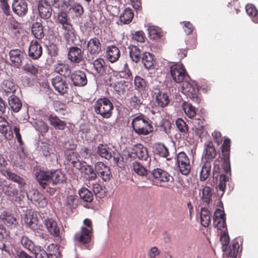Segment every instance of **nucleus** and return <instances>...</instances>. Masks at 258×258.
Returning a JSON list of instances; mask_svg holds the SVG:
<instances>
[{
	"instance_id": "nucleus-9",
	"label": "nucleus",
	"mask_w": 258,
	"mask_h": 258,
	"mask_svg": "<svg viewBox=\"0 0 258 258\" xmlns=\"http://www.w3.org/2000/svg\"><path fill=\"white\" fill-rule=\"evenodd\" d=\"M51 84L55 90L61 95L68 93L69 90V84L61 76H56L51 80Z\"/></svg>"
},
{
	"instance_id": "nucleus-42",
	"label": "nucleus",
	"mask_w": 258,
	"mask_h": 258,
	"mask_svg": "<svg viewBox=\"0 0 258 258\" xmlns=\"http://www.w3.org/2000/svg\"><path fill=\"white\" fill-rule=\"evenodd\" d=\"M0 218L8 226L16 225L17 223L16 218L12 214L6 212H4L1 214Z\"/></svg>"
},
{
	"instance_id": "nucleus-35",
	"label": "nucleus",
	"mask_w": 258,
	"mask_h": 258,
	"mask_svg": "<svg viewBox=\"0 0 258 258\" xmlns=\"http://www.w3.org/2000/svg\"><path fill=\"white\" fill-rule=\"evenodd\" d=\"M62 29L64 30L63 35L67 42H74V39H76V31L73 27V25L70 23L64 26H62Z\"/></svg>"
},
{
	"instance_id": "nucleus-41",
	"label": "nucleus",
	"mask_w": 258,
	"mask_h": 258,
	"mask_svg": "<svg viewBox=\"0 0 258 258\" xmlns=\"http://www.w3.org/2000/svg\"><path fill=\"white\" fill-rule=\"evenodd\" d=\"M79 155L78 154L75 152H71L68 155L67 159L70 162V163L75 167L80 168L81 167L82 162L79 160Z\"/></svg>"
},
{
	"instance_id": "nucleus-28",
	"label": "nucleus",
	"mask_w": 258,
	"mask_h": 258,
	"mask_svg": "<svg viewBox=\"0 0 258 258\" xmlns=\"http://www.w3.org/2000/svg\"><path fill=\"white\" fill-rule=\"evenodd\" d=\"M1 88L2 90L5 92L7 95H14L15 92L19 89L18 85L10 80H4L2 85Z\"/></svg>"
},
{
	"instance_id": "nucleus-44",
	"label": "nucleus",
	"mask_w": 258,
	"mask_h": 258,
	"mask_svg": "<svg viewBox=\"0 0 258 258\" xmlns=\"http://www.w3.org/2000/svg\"><path fill=\"white\" fill-rule=\"evenodd\" d=\"M182 107L185 114L188 118H194L196 115V110L191 103L184 101L182 103Z\"/></svg>"
},
{
	"instance_id": "nucleus-20",
	"label": "nucleus",
	"mask_w": 258,
	"mask_h": 258,
	"mask_svg": "<svg viewBox=\"0 0 258 258\" xmlns=\"http://www.w3.org/2000/svg\"><path fill=\"white\" fill-rule=\"evenodd\" d=\"M1 173L3 175L7 177L9 180L18 183L20 188L23 187L26 185V182L22 177L13 172L9 169H3Z\"/></svg>"
},
{
	"instance_id": "nucleus-12",
	"label": "nucleus",
	"mask_w": 258,
	"mask_h": 258,
	"mask_svg": "<svg viewBox=\"0 0 258 258\" xmlns=\"http://www.w3.org/2000/svg\"><path fill=\"white\" fill-rule=\"evenodd\" d=\"M125 102L131 111L139 110L143 104V99L141 95L135 94L127 98Z\"/></svg>"
},
{
	"instance_id": "nucleus-54",
	"label": "nucleus",
	"mask_w": 258,
	"mask_h": 258,
	"mask_svg": "<svg viewBox=\"0 0 258 258\" xmlns=\"http://www.w3.org/2000/svg\"><path fill=\"white\" fill-rule=\"evenodd\" d=\"M155 150L156 154L162 157L167 158L169 154L167 148L163 144H156Z\"/></svg>"
},
{
	"instance_id": "nucleus-27",
	"label": "nucleus",
	"mask_w": 258,
	"mask_h": 258,
	"mask_svg": "<svg viewBox=\"0 0 258 258\" xmlns=\"http://www.w3.org/2000/svg\"><path fill=\"white\" fill-rule=\"evenodd\" d=\"M205 157L206 161L211 162L217 156V151L213 142L209 141L205 145Z\"/></svg>"
},
{
	"instance_id": "nucleus-30",
	"label": "nucleus",
	"mask_w": 258,
	"mask_h": 258,
	"mask_svg": "<svg viewBox=\"0 0 258 258\" xmlns=\"http://www.w3.org/2000/svg\"><path fill=\"white\" fill-rule=\"evenodd\" d=\"M9 55L13 65L19 67L23 58V52L19 49H13L10 51Z\"/></svg>"
},
{
	"instance_id": "nucleus-24",
	"label": "nucleus",
	"mask_w": 258,
	"mask_h": 258,
	"mask_svg": "<svg viewBox=\"0 0 258 258\" xmlns=\"http://www.w3.org/2000/svg\"><path fill=\"white\" fill-rule=\"evenodd\" d=\"M87 49L91 55H98L101 50V44L99 40L96 37L90 39L87 43Z\"/></svg>"
},
{
	"instance_id": "nucleus-4",
	"label": "nucleus",
	"mask_w": 258,
	"mask_h": 258,
	"mask_svg": "<svg viewBox=\"0 0 258 258\" xmlns=\"http://www.w3.org/2000/svg\"><path fill=\"white\" fill-rule=\"evenodd\" d=\"M220 234V239L222 244V248L224 252V254L228 258H235L237 256L239 248V244L238 241H233L231 245H230L229 247H228L230 240L227 231L222 230Z\"/></svg>"
},
{
	"instance_id": "nucleus-6",
	"label": "nucleus",
	"mask_w": 258,
	"mask_h": 258,
	"mask_svg": "<svg viewBox=\"0 0 258 258\" xmlns=\"http://www.w3.org/2000/svg\"><path fill=\"white\" fill-rule=\"evenodd\" d=\"M94 111L103 118H108L112 114L114 106L110 100L106 97L98 99L94 106Z\"/></svg>"
},
{
	"instance_id": "nucleus-47",
	"label": "nucleus",
	"mask_w": 258,
	"mask_h": 258,
	"mask_svg": "<svg viewBox=\"0 0 258 258\" xmlns=\"http://www.w3.org/2000/svg\"><path fill=\"white\" fill-rule=\"evenodd\" d=\"M134 17V12L130 8H126L120 16V20L123 24H129Z\"/></svg>"
},
{
	"instance_id": "nucleus-17",
	"label": "nucleus",
	"mask_w": 258,
	"mask_h": 258,
	"mask_svg": "<svg viewBox=\"0 0 258 258\" xmlns=\"http://www.w3.org/2000/svg\"><path fill=\"white\" fill-rule=\"evenodd\" d=\"M23 220L33 230L40 228V225H38V219L36 212L29 210L25 214Z\"/></svg>"
},
{
	"instance_id": "nucleus-58",
	"label": "nucleus",
	"mask_w": 258,
	"mask_h": 258,
	"mask_svg": "<svg viewBox=\"0 0 258 258\" xmlns=\"http://www.w3.org/2000/svg\"><path fill=\"white\" fill-rule=\"evenodd\" d=\"M133 168L134 171L139 175L145 176L147 173V170L145 167L138 161L133 163Z\"/></svg>"
},
{
	"instance_id": "nucleus-22",
	"label": "nucleus",
	"mask_w": 258,
	"mask_h": 258,
	"mask_svg": "<svg viewBox=\"0 0 258 258\" xmlns=\"http://www.w3.org/2000/svg\"><path fill=\"white\" fill-rule=\"evenodd\" d=\"M79 170L83 176L88 180H94L96 178V174L93 168L86 163L81 164L80 168H77Z\"/></svg>"
},
{
	"instance_id": "nucleus-57",
	"label": "nucleus",
	"mask_w": 258,
	"mask_h": 258,
	"mask_svg": "<svg viewBox=\"0 0 258 258\" xmlns=\"http://www.w3.org/2000/svg\"><path fill=\"white\" fill-rule=\"evenodd\" d=\"M21 243L22 245L26 248L32 252L34 248L37 247L35 246L33 241L30 240L28 237L23 236L21 239Z\"/></svg>"
},
{
	"instance_id": "nucleus-51",
	"label": "nucleus",
	"mask_w": 258,
	"mask_h": 258,
	"mask_svg": "<svg viewBox=\"0 0 258 258\" xmlns=\"http://www.w3.org/2000/svg\"><path fill=\"white\" fill-rule=\"evenodd\" d=\"M72 2L71 0H50L53 7L61 11H67V7Z\"/></svg>"
},
{
	"instance_id": "nucleus-7",
	"label": "nucleus",
	"mask_w": 258,
	"mask_h": 258,
	"mask_svg": "<svg viewBox=\"0 0 258 258\" xmlns=\"http://www.w3.org/2000/svg\"><path fill=\"white\" fill-rule=\"evenodd\" d=\"M176 164L177 165L179 171L183 175H187L191 170L189 159L184 152L178 153L176 158Z\"/></svg>"
},
{
	"instance_id": "nucleus-49",
	"label": "nucleus",
	"mask_w": 258,
	"mask_h": 258,
	"mask_svg": "<svg viewBox=\"0 0 258 258\" xmlns=\"http://www.w3.org/2000/svg\"><path fill=\"white\" fill-rule=\"evenodd\" d=\"M32 32L35 37L38 39H41L44 36L43 26L41 23H34L32 27Z\"/></svg>"
},
{
	"instance_id": "nucleus-53",
	"label": "nucleus",
	"mask_w": 258,
	"mask_h": 258,
	"mask_svg": "<svg viewBox=\"0 0 258 258\" xmlns=\"http://www.w3.org/2000/svg\"><path fill=\"white\" fill-rule=\"evenodd\" d=\"M245 10L248 15L252 19V21L254 23H258V11L255 7L252 4H247L245 7Z\"/></svg>"
},
{
	"instance_id": "nucleus-23",
	"label": "nucleus",
	"mask_w": 258,
	"mask_h": 258,
	"mask_svg": "<svg viewBox=\"0 0 258 258\" xmlns=\"http://www.w3.org/2000/svg\"><path fill=\"white\" fill-rule=\"evenodd\" d=\"M12 126L5 118L0 116V132L4 135L6 139L11 140L13 138V133Z\"/></svg>"
},
{
	"instance_id": "nucleus-19",
	"label": "nucleus",
	"mask_w": 258,
	"mask_h": 258,
	"mask_svg": "<svg viewBox=\"0 0 258 258\" xmlns=\"http://www.w3.org/2000/svg\"><path fill=\"white\" fill-rule=\"evenodd\" d=\"M120 56V51L118 47L114 45L107 46L106 49V57L111 63L116 62Z\"/></svg>"
},
{
	"instance_id": "nucleus-38",
	"label": "nucleus",
	"mask_w": 258,
	"mask_h": 258,
	"mask_svg": "<svg viewBox=\"0 0 258 258\" xmlns=\"http://www.w3.org/2000/svg\"><path fill=\"white\" fill-rule=\"evenodd\" d=\"M51 183L52 184H57L64 182L66 180L64 174L60 170L51 171Z\"/></svg>"
},
{
	"instance_id": "nucleus-40",
	"label": "nucleus",
	"mask_w": 258,
	"mask_h": 258,
	"mask_svg": "<svg viewBox=\"0 0 258 258\" xmlns=\"http://www.w3.org/2000/svg\"><path fill=\"white\" fill-rule=\"evenodd\" d=\"M135 89L139 92L146 91L147 89V83L145 80L139 76H136L134 80Z\"/></svg>"
},
{
	"instance_id": "nucleus-11",
	"label": "nucleus",
	"mask_w": 258,
	"mask_h": 258,
	"mask_svg": "<svg viewBox=\"0 0 258 258\" xmlns=\"http://www.w3.org/2000/svg\"><path fill=\"white\" fill-rule=\"evenodd\" d=\"M131 157H136L140 160L148 161L149 158L148 151L146 147L141 144L135 145L130 154Z\"/></svg>"
},
{
	"instance_id": "nucleus-56",
	"label": "nucleus",
	"mask_w": 258,
	"mask_h": 258,
	"mask_svg": "<svg viewBox=\"0 0 258 258\" xmlns=\"http://www.w3.org/2000/svg\"><path fill=\"white\" fill-rule=\"evenodd\" d=\"M35 258H50L51 254L47 253L40 246H37L32 252Z\"/></svg>"
},
{
	"instance_id": "nucleus-39",
	"label": "nucleus",
	"mask_w": 258,
	"mask_h": 258,
	"mask_svg": "<svg viewBox=\"0 0 258 258\" xmlns=\"http://www.w3.org/2000/svg\"><path fill=\"white\" fill-rule=\"evenodd\" d=\"M211 174V162H205L202 167L200 171V179L201 181H204L207 180Z\"/></svg>"
},
{
	"instance_id": "nucleus-55",
	"label": "nucleus",
	"mask_w": 258,
	"mask_h": 258,
	"mask_svg": "<svg viewBox=\"0 0 258 258\" xmlns=\"http://www.w3.org/2000/svg\"><path fill=\"white\" fill-rule=\"evenodd\" d=\"M175 124L181 135L184 136L187 134L188 132V125L182 118H177L175 121Z\"/></svg>"
},
{
	"instance_id": "nucleus-33",
	"label": "nucleus",
	"mask_w": 258,
	"mask_h": 258,
	"mask_svg": "<svg viewBox=\"0 0 258 258\" xmlns=\"http://www.w3.org/2000/svg\"><path fill=\"white\" fill-rule=\"evenodd\" d=\"M97 153L101 158L109 160L112 157L111 149L107 145L100 144L97 147Z\"/></svg>"
},
{
	"instance_id": "nucleus-63",
	"label": "nucleus",
	"mask_w": 258,
	"mask_h": 258,
	"mask_svg": "<svg viewBox=\"0 0 258 258\" xmlns=\"http://www.w3.org/2000/svg\"><path fill=\"white\" fill-rule=\"evenodd\" d=\"M212 137L213 140V142L215 143L217 146L220 145V144L222 142L223 140L224 141L225 139H227V138H226L223 140L222 135L219 131H215L213 132L212 134ZM229 139L230 140L229 138Z\"/></svg>"
},
{
	"instance_id": "nucleus-46",
	"label": "nucleus",
	"mask_w": 258,
	"mask_h": 258,
	"mask_svg": "<svg viewBox=\"0 0 258 258\" xmlns=\"http://www.w3.org/2000/svg\"><path fill=\"white\" fill-rule=\"evenodd\" d=\"M128 48L130 56L132 60L136 63L138 62L141 58V51L139 48L135 45H131Z\"/></svg>"
},
{
	"instance_id": "nucleus-50",
	"label": "nucleus",
	"mask_w": 258,
	"mask_h": 258,
	"mask_svg": "<svg viewBox=\"0 0 258 258\" xmlns=\"http://www.w3.org/2000/svg\"><path fill=\"white\" fill-rule=\"evenodd\" d=\"M211 222L210 212L208 209L203 208L201 210V223L204 227L209 226Z\"/></svg>"
},
{
	"instance_id": "nucleus-61",
	"label": "nucleus",
	"mask_w": 258,
	"mask_h": 258,
	"mask_svg": "<svg viewBox=\"0 0 258 258\" xmlns=\"http://www.w3.org/2000/svg\"><path fill=\"white\" fill-rule=\"evenodd\" d=\"M65 11H62L59 12L57 15V20L62 26L70 24V23L68 22L69 17L68 14Z\"/></svg>"
},
{
	"instance_id": "nucleus-8",
	"label": "nucleus",
	"mask_w": 258,
	"mask_h": 258,
	"mask_svg": "<svg viewBox=\"0 0 258 258\" xmlns=\"http://www.w3.org/2000/svg\"><path fill=\"white\" fill-rule=\"evenodd\" d=\"M37 9L40 17L43 19H49L52 12L51 5L47 0H38L37 2Z\"/></svg>"
},
{
	"instance_id": "nucleus-59",
	"label": "nucleus",
	"mask_w": 258,
	"mask_h": 258,
	"mask_svg": "<svg viewBox=\"0 0 258 258\" xmlns=\"http://www.w3.org/2000/svg\"><path fill=\"white\" fill-rule=\"evenodd\" d=\"M0 7L3 13L7 17H12V13L10 6L8 4V0H0Z\"/></svg>"
},
{
	"instance_id": "nucleus-25",
	"label": "nucleus",
	"mask_w": 258,
	"mask_h": 258,
	"mask_svg": "<svg viewBox=\"0 0 258 258\" xmlns=\"http://www.w3.org/2000/svg\"><path fill=\"white\" fill-rule=\"evenodd\" d=\"M32 203L39 208H43L47 206V201L45 196L41 192L35 191L31 197Z\"/></svg>"
},
{
	"instance_id": "nucleus-64",
	"label": "nucleus",
	"mask_w": 258,
	"mask_h": 258,
	"mask_svg": "<svg viewBox=\"0 0 258 258\" xmlns=\"http://www.w3.org/2000/svg\"><path fill=\"white\" fill-rule=\"evenodd\" d=\"M222 218L220 219H214L213 223L215 227L218 230L222 232V230L227 231L226 221H222Z\"/></svg>"
},
{
	"instance_id": "nucleus-45",
	"label": "nucleus",
	"mask_w": 258,
	"mask_h": 258,
	"mask_svg": "<svg viewBox=\"0 0 258 258\" xmlns=\"http://www.w3.org/2000/svg\"><path fill=\"white\" fill-rule=\"evenodd\" d=\"M212 188L208 186H205L202 190L201 199L203 203L209 205L212 201Z\"/></svg>"
},
{
	"instance_id": "nucleus-36",
	"label": "nucleus",
	"mask_w": 258,
	"mask_h": 258,
	"mask_svg": "<svg viewBox=\"0 0 258 258\" xmlns=\"http://www.w3.org/2000/svg\"><path fill=\"white\" fill-rule=\"evenodd\" d=\"M148 31L150 39L153 40L160 39L163 35L161 29L154 25H148Z\"/></svg>"
},
{
	"instance_id": "nucleus-13",
	"label": "nucleus",
	"mask_w": 258,
	"mask_h": 258,
	"mask_svg": "<svg viewBox=\"0 0 258 258\" xmlns=\"http://www.w3.org/2000/svg\"><path fill=\"white\" fill-rule=\"evenodd\" d=\"M73 84L75 86L83 87L87 84L86 75L83 71L77 70L74 71L70 77Z\"/></svg>"
},
{
	"instance_id": "nucleus-16",
	"label": "nucleus",
	"mask_w": 258,
	"mask_h": 258,
	"mask_svg": "<svg viewBox=\"0 0 258 258\" xmlns=\"http://www.w3.org/2000/svg\"><path fill=\"white\" fill-rule=\"evenodd\" d=\"M42 54V47L41 44L36 40L31 41L28 50V55L32 59L39 58Z\"/></svg>"
},
{
	"instance_id": "nucleus-2",
	"label": "nucleus",
	"mask_w": 258,
	"mask_h": 258,
	"mask_svg": "<svg viewBox=\"0 0 258 258\" xmlns=\"http://www.w3.org/2000/svg\"><path fill=\"white\" fill-rule=\"evenodd\" d=\"M231 147V140L225 139L221 146V152L223 162L222 164V173L220 175V182L218 187L223 195L226 186V182L229 179V176L231 175V167L230 162V154Z\"/></svg>"
},
{
	"instance_id": "nucleus-52",
	"label": "nucleus",
	"mask_w": 258,
	"mask_h": 258,
	"mask_svg": "<svg viewBox=\"0 0 258 258\" xmlns=\"http://www.w3.org/2000/svg\"><path fill=\"white\" fill-rule=\"evenodd\" d=\"M80 197L84 202L90 203L93 200L92 193L87 188L82 187L79 191Z\"/></svg>"
},
{
	"instance_id": "nucleus-15",
	"label": "nucleus",
	"mask_w": 258,
	"mask_h": 258,
	"mask_svg": "<svg viewBox=\"0 0 258 258\" xmlns=\"http://www.w3.org/2000/svg\"><path fill=\"white\" fill-rule=\"evenodd\" d=\"M68 57L72 63H79L83 59V52L78 47H71L68 51Z\"/></svg>"
},
{
	"instance_id": "nucleus-60",
	"label": "nucleus",
	"mask_w": 258,
	"mask_h": 258,
	"mask_svg": "<svg viewBox=\"0 0 258 258\" xmlns=\"http://www.w3.org/2000/svg\"><path fill=\"white\" fill-rule=\"evenodd\" d=\"M93 190L95 195L100 198L104 195V187L99 182H95L93 184Z\"/></svg>"
},
{
	"instance_id": "nucleus-26",
	"label": "nucleus",
	"mask_w": 258,
	"mask_h": 258,
	"mask_svg": "<svg viewBox=\"0 0 258 258\" xmlns=\"http://www.w3.org/2000/svg\"><path fill=\"white\" fill-rule=\"evenodd\" d=\"M50 124L56 130H63L67 126V122L60 119L54 113H51L48 117Z\"/></svg>"
},
{
	"instance_id": "nucleus-43",
	"label": "nucleus",
	"mask_w": 258,
	"mask_h": 258,
	"mask_svg": "<svg viewBox=\"0 0 258 258\" xmlns=\"http://www.w3.org/2000/svg\"><path fill=\"white\" fill-rule=\"evenodd\" d=\"M156 101L158 105L161 107L166 106L170 102L168 95L160 91H159V92L156 96Z\"/></svg>"
},
{
	"instance_id": "nucleus-18",
	"label": "nucleus",
	"mask_w": 258,
	"mask_h": 258,
	"mask_svg": "<svg viewBox=\"0 0 258 258\" xmlns=\"http://www.w3.org/2000/svg\"><path fill=\"white\" fill-rule=\"evenodd\" d=\"M13 12L19 16H23L28 12V5L25 0H14L12 3Z\"/></svg>"
},
{
	"instance_id": "nucleus-48",
	"label": "nucleus",
	"mask_w": 258,
	"mask_h": 258,
	"mask_svg": "<svg viewBox=\"0 0 258 258\" xmlns=\"http://www.w3.org/2000/svg\"><path fill=\"white\" fill-rule=\"evenodd\" d=\"M93 67L96 72L102 75L105 72V63L102 58H97L93 62Z\"/></svg>"
},
{
	"instance_id": "nucleus-1",
	"label": "nucleus",
	"mask_w": 258,
	"mask_h": 258,
	"mask_svg": "<svg viewBox=\"0 0 258 258\" xmlns=\"http://www.w3.org/2000/svg\"><path fill=\"white\" fill-rule=\"evenodd\" d=\"M170 72L173 80L177 83H182L183 93L193 102L200 103L201 99L198 93V90L194 88L187 81L189 76L181 63H174L170 67Z\"/></svg>"
},
{
	"instance_id": "nucleus-34",
	"label": "nucleus",
	"mask_w": 258,
	"mask_h": 258,
	"mask_svg": "<svg viewBox=\"0 0 258 258\" xmlns=\"http://www.w3.org/2000/svg\"><path fill=\"white\" fill-rule=\"evenodd\" d=\"M54 71L65 78L70 77L72 74L70 66L62 63H57L55 66Z\"/></svg>"
},
{
	"instance_id": "nucleus-14",
	"label": "nucleus",
	"mask_w": 258,
	"mask_h": 258,
	"mask_svg": "<svg viewBox=\"0 0 258 258\" xmlns=\"http://www.w3.org/2000/svg\"><path fill=\"white\" fill-rule=\"evenodd\" d=\"M92 236V231L82 226L81 231L75 234L74 239L81 243L87 244L91 241Z\"/></svg>"
},
{
	"instance_id": "nucleus-3",
	"label": "nucleus",
	"mask_w": 258,
	"mask_h": 258,
	"mask_svg": "<svg viewBox=\"0 0 258 258\" xmlns=\"http://www.w3.org/2000/svg\"><path fill=\"white\" fill-rule=\"evenodd\" d=\"M131 124L135 133L140 136H147L153 131L152 122L142 113L135 117Z\"/></svg>"
},
{
	"instance_id": "nucleus-10",
	"label": "nucleus",
	"mask_w": 258,
	"mask_h": 258,
	"mask_svg": "<svg viewBox=\"0 0 258 258\" xmlns=\"http://www.w3.org/2000/svg\"><path fill=\"white\" fill-rule=\"evenodd\" d=\"M43 224L47 231L54 237H58L60 235V228L55 219L47 217L43 220Z\"/></svg>"
},
{
	"instance_id": "nucleus-32",
	"label": "nucleus",
	"mask_w": 258,
	"mask_h": 258,
	"mask_svg": "<svg viewBox=\"0 0 258 258\" xmlns=\"http://www.w3.org/2000/svg\"><path fill=\"white\" fill-rule=\"evenodd\" d=\"M23 70L26 73L35 78L41 72L40 67L38 64L32 62L25 64L23 67Z\"/></svg>"
},
{
	"instance_id": "nucleus-62",
	"label": "nucleus",
	"mask_w": 258,
	"mask_h": 258,
	"mask_svg": "<svg viewBox=\"0 0 258 258\" xmlns=\"http://www.w3.org/2000/svg\"><path fill=\"white\" fill-rule=\"evenodd\" d=\"M132 39L137 42L144 43L145 42L146 36L143 31H136L134 33H132Z\"/></svg>"
},
{
	"instance_id": "nucleus-31",
	"label": "nucleus",
	"mask_w": 258,
	"mask_h": 258,
	"mask_svg": "<svg viewBox=\"0 0 258 258\" xmlns=\"http://www.w3.org/2000/svg\"><path fill=\"white\" fill-rule=\"evenodd\" d=\"M154 57V54L150 52H145L143 54L142 57V63L144 67L148 70L154 68L156 61Z\"/></svg>"
},
{
	"instance_id": "nucleus-29",
	"label": "nucleus",
	"mask_w": 258,
	"mask_h": 258,
	"mask_svg": "<svg viewBox=\"0 0 258 258\" xmlns=\"http://www.w3.org/2000/svg\"><path fill=\"white\" fill-rule=\"evenodd\" d=\"M72 1L70 3V5H69L67 7V10L70 14H74L75 16L77 18H80L84 13V10L80 3L75 2L74 0H71Z\"/></svg>"
},
{
	"instance_id": "nucleus-5",
	"label": "nucleus",
	"mask_w": 258,
	"mask_h": 258,
	"mask_svg": "<svg viewBox=\"0 0 258 258\" xmlns=\"http://www.w3.org/2000/svg\"><path fill=\"white\" fill-rule=\"evenodd\" d=\"M150 178L153 184L160 187H167L170 185L169 183H172L174 180L171 175L160 168L153 169Z\"/></svg>"
},
{
	"instance_id": "nucleus-37",
	"label": "nucleus",
	"mask_w": 258,
	"mask_h": 258,
	"mask_svg": "<svg viewBox=\"0 0 258 258\" xmlns=\"http://www.w3.org/2000/svg\"><path fill=\"white\" fill-rule=\"evenodd\" d=\"M8 103L11 109L15 112H18L22 106L21 101L15 95H11L9 97Z\"/></svg>"
},
{
	"instance_id": "nucleus-21",
	"label": "nucleus",
	"mask_w": 258,
	"mask_h": 258,
	"mask_svg": "<svg viewBox=\"0 0 258 258\" xmlns=\"http://www.w3.org/2000/svg\"><path fill=\"white\" fill-rule=\"evenodd\" d=\"M51 171L40 170L36 173V178L43 189H45L48 183H51Z\"/></svg>"
}]
</instances>
